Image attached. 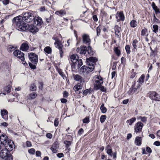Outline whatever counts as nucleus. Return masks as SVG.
Returning <instances> with one entry per match:
<instances>
[{"instance_id":"1","label":"nucleus","mask_w":160,"mask_h":160,"mask_svg":"<svg viewBox=\"0 0 160 160\" xmlns=\"http://www.w3.org/2000/svg\"><path fill=\"white\" fill-rule=\"evenodd\" d=\"M12 22V25L20 31H24L28 29V24L23 21L22 16H18L14 17Z\"/></svg>"},{"instance_id":"2","label":"nucleus","mask_w":160,"mask_h":160,"mask_svg":"<svg viewBox=\"0 0 160 160\" xmlns=\"http://www.w3.org/2000/svg\"><path fill=\"white\" fill-rule=\"evenodd\" d=\"M87 61L89 63L88 66H83L80 69V71L82 72L88 73L93 71L94 68L93 63L96 62L97 59L96 57H91L87 59Z\"/></svg>"},{"instance_id":"3","label":"nucleus","mask_w":160,"mask_h":160,"mask_svg":"<svg viewBox=\"0 0 160 160\" xmlns=\"http://www.w3.org/2000/svg\"><path fill=\"white\" fill-rule=\"evenodd\" d=\"M52 39L55 41L54 43V45L55 47L59 49L60 57L62 58V57L63 53V45L57 38L53 37Z\"/></svg>"},{"instance_id":"4","label":"nucleus","mask_w":160,"mask_h":160,"mask_svg":"<svg viewBox=\"0 0 160 160\" xmlns=\"http://www.w3.org/2000/svg\"><path fill=\"white\" fill-rule=\"evenodd\" d=\"M94 84V89L97 90L98 89V86L102 84L103 82V78L101 76H95L93 79Z\"/></svg>"},{"instance_id":"5","label":"nucleus","mask_w":160,"mask_h":160,"mask_svg":"<svg viewBox=\"0 0 160 160\" xmlns=\"http://www.w3.org/2000/svg\"><path fill=\"white\" fill-rule=\"evenodd\" d=\"M22 20H23L26 22H30L33 21L34 18L32 13L30 12H26L24 14L22 17Z\"/></svg>"},{"instance_id":"6","label":"nucleus","mask_w":160,"mask_h":160,"mask_svg":"<svg viewBox=\"0 0 160 160\" xmlns=\"http://www.w3.org/2000/svg\"><path fill=\"white\" fill-rule=\"evenodd\" d=\"M29 60L32 63L37 64L38 61V55L34 53H30L28 56Z\"/></svg>"},{"instance_id":"7","label":"nucleus","mask_w":160,"mask_h":160,"mask_svg":"<svg viewBox=\"0 0 160 160\" xmlns=\"http://www.w3.org/2000/svg\"><path fill=\"white\" fill-rule=\"evenodd\" d=\"M9 152L7 149L2 148L0 152V157L5 160H7L10 155H11L9 154Z\"/></svg>"},{"instance_id":"8","label":"nucleus","mask_w":160,"mask_h":160,"mask_svg":"<svg viewBox=\"0 0 160 160\" xmlns=\"http://www.w3.org/2000/svg\"><path fill=\"white\" fill-rule=\"evenodd\" d=\"M143 126V124L141 122H137L134 127L135 132L136 133L141 132L142 131Z\"/></svg>"},{"instance_id":"9","label":"nucleus","mask_w":160,"mask_h":160,"mask_svg":"<svg viewBox=\"0 0 160 160\" xmlns=\"http://www.w3.org/2000/svg\"><path fill=\"white\" fill-rule=\"evenodd\" d=\"M14 144L13 142L11 140H8V142L4 146L5 149L9 152L12 150Z\"/></svg>"},{"instance_id":"10","label":"nucleus","mask_w":160,"mask_h":160,"mask_svg":"<svg viewBox=\"0 0 160 160\" xmlns=\"http://www.w3.org/2000/svg\"><path fill=\"white\" fill-rule=\"evenodd\" d=\"M116 18L118 22L123 21L125 19V17L122 12H118L116 14Z\"/></svg>"},{"instance_id":"11","label":"nucleus","mask_w":160,"mask_h":160,"mask_svg":"<svg viewBox=\"0 0 160 160\" xmlns=\"http://www.w3.org/2000/svg\"><path fill=\"white\" fill-rule=\"evenodd\" d=\"M8 140L7 136L5 134L0 136V143L4 146L8 142Z\"/></svg>"},{"instance_id":"12","label":"nucleus","mask_w":160,"mask_h":160,"mask_svg":"<svg viewBox=\"0 0 160 160\" xmlns=\"http://www.w3.org/2000/svg\"><path fill=\"white\" fill-rule=\"evenodd\" d=\"M83 42L84 43L90 45L91 42V40L89 35L84 34L82 35Z\"/></svg>"},{"instance_id":"13","label":"nucleus","mask_w":160,"mask_h":160,"mask_svg":"<svg viewBox=\"0 0 160 160\" xmlns=\"http://www.w3.org/2000/svg\"><path fill=\"white\" fill-rule=\"evenodd\" d=\"M150 98L152 100L156 101H160V96L156 92H152L150 95Z\"/></svg>"},{"instance_id":"14","label":"nucleus","mask_w":160,"mask_h":160,"mask_svg":"<svg viewBox=\"0 0 160 160\" xmlns=\"http://www.w3.org/2000/svg\"><path fill=\"white\" fill-rule=\"evenodd\" d=\"M33 21L34 24L38 26H40L42 24V19L39 17H34Z\"/></svg>"},{"instance_id":"15","label":"nucleus","mask_w":160,"mask_h":160,"mask_svg":"<svg viewBox=\"0 0 160 160\" xmlns=\"http://www.w3.org/2000/svg\"><path fill=\"white\" fill-rule=\"evenodd\" d=\"M28 29L31 32L34 33L37 32L38 31V29L37 27L36 26L33 25L29 26L28 25Z\"/></svg>"},{"instance_id":"16","label":"nucleus","mask_w":160,"mask_h":160,"mask_svg":"<svg viewBox=\"0 0 160 160\" xmlns=\"http://www.w3.org/2000/svg\"><path fill=\"white\" fill-rule=\"evenodd\" d=\"M17 58H19L20 60H21L22 62V63L24 65H27V63L24 60V55L23 52H22L20 51V52L19 54H18V56H17Z\"/></svg>"},{"instance_id":"17","label":"nucleus","mask_w":160,"mask_h":160,"mask_svg":"<svg viewBox=\"0 0 160 160\" xmlns=\"http://www.w3.org/2000/svg\"><path fill=\"white\" fill-rule=\"evenodd\" d=\"M87 48L85 46H81V47L78 48L76 49L77 52H78L81 54H85L87 52Z\"/></svg>"},{"instance_id":"18","label":"nucleus","mask_w":160,"mask_h":160,"mask_svg":"<svg viewBox=\"0 0 160 160\" xmlns=\"http://www.w3.org/2000/svg\"><path fill=\"white\" fill-rule=\"evenodd\" d=\"M73 78L74 79L78 81H80V83L82 84L84 82V80L82 77L80 75L78 74L74 75Z\"/></svg>"},{"instance_id":"19","label":"nucleus","mask_w":160,"mask_h":160,"mask_svg":"<svg viewBox=\"0 0 160 160\" xmlns=\"http://www.w3.org/2000/svg\"><path fill=\"white\" fill-rule=\"evenodd\" d=\"M29 47L28 42H25L22 44L20 49L22 51H26L28 50Z\"/></svg>"},{"instance_id":"20","label":"nucleus","mask_w":160,"mask_h":160,"mask_svg":"<svg viewBox=\"0 0 160 160\" xmlns=\"http://www.w3.org/2000/svg\"><path fill=\"white\" fill-rule=\"evenodd\" d=\"M59 146L57 142H54L52 145L50 149L52 152L54 153H56L57 152V149Z\"/></svg>"},{"instance_id":"21","label":"nucleus","mask_w":160,"mask_h":160,"mask_svg":"<svg viewBox=\"0 0 160 160\" xmlns=\"http://www.w3.org/2000/svg\"><path fill=\"white\" fill-rule=\"evenodd\" d=\"M78 57L77 55H72L71 56V61L73 63H75L78 60Z\"/></svg>"},{"instance_id":"22","label":"nucleus","mask_w":160,"mask_h":160,"mask_svg":"<svg viewBox=\"0 0 160 160\" xmlns=\"http://www.w3.org/2000/svg\"><path fill=\"white\" fill-rule=\"evenodd\" d=\"M135 143L137 146H140L142 144L141 138L138 136L136 137L135 140Z\"/></svg>"},{"instance_id":"23","label":"nucleus","mask_w":160,"mask_h":160,"mask_svg":"<svg viewBox=\"0 0 160 160\" xmlns=\"http://www.w3.org/2000/svg\"><path fill=\"white\" fill-rule=\"evenodd\" d=\"M145 77V75L142 74L139 78V80L138 81V82H139L138 87H140L141 85L144 82Z\"/></svg>"},{"instance_id":"24","label":"nucleus","mask_w":160,"mask_h":160,"mask_svg":"<svg viewBox=\"0 0 160 160\" xmlns=\"http://www.w3.org/2000/svg\"><path fill=\"white\" fill-rule=\"evenodd\" d=\"M66 12L63 10H61L59 11H57L55 12V14L58 16L62 17L66 14Z\"/></svg>"},{"instance_id":"25","label":"nucleus","mask_w":160,"mask_h":160,"mask_svg":"<svg viewBox=\"0 0 160 160\" xmlns=\"http://www.w3.org/2000/svg\"><path fill=\"white\" fill-rule=\"evenodd\" d=\"M81 83H78L76 85L73 87V89L75 92L78 91L80 89H81L82 86L81 85Z\"/></svg>"},{"instance_id":"26","label":"nucleus","mask_w":160,"mask_h":160,"mask_svg":"<svg viewBox=\"0 0 160 160\" xmlns=\"http://www.w3.org/2000/svg\"><path fill=\"white\" fill-rule=\"evenodd\" d=\"M135 82H134V83L132 85V87L130 88V90L132 93H133L137 92L138 89H139L140 87H138V85L137 86V88L135 87Z\"/></svg>"},{"instance_id":"27","label":"nucleus","mask_w":160,"mask_h":160,"mask_svg":"<svg viewBox=\"0 0 160 160\" xmlns=\"http://www.w3.org/2000/svg\"><path fill=\"white\" fill-rule=\"evenodd\" d=\"M115 34L118 35H119L121 29L120 27L118 25H116L114 27Z\"/></svg>"},{"instance_id":"28","label":"nucleus","mask_w":160,"mask_h":160,"mask_svg":"<svg viewBox=\"0 0 160 160\" xmlns=\"http://www.w3.org/2000/svg\"><path fill=\"white\" fill-rule=\"evenodd\" d=\"M37 96V94L35 92H32L30 94L28 97L29 99H34L36 98Z\"/></svg>"},{"instance_id":"29","label":"nucleus","mask_w":160,"mask_h":160,"mask_svg":"<svg viewBox=\"0 0 160 160\" xmlns=\"http://www.w3.org/2000/svg\"><path fill=\"white\" fill-rule=\"evenodd\" d=\"M100 109L102 113H105L107 111V108L104 107V103H102L101 107Z\"/></svg>"},{"instance_id":"30","label":"nucleus","mask_w":160,"mask_h":160,"mask_svg":"<svg viewBox=\"0 0 160 160\" xmlns=\"http://www.w3.org/2000/svg\"><path fill=\"white\" fill-rule=\"evenodd\" d=\"M141 35L142 36H147L148 35L147 29L146 28L142 29L141 31Z\"/></svg>"},{"instance_id":"31","label":"nucleus","mask_w":160,"mask_h":160,"mask_svg":"<svg viewBox=\"0 0 160 160\" xmlns=\"http://www.w3.org/2000/svg\"><path fill=\"white\" fill-rule=\"evenodd\" d=\"M136 120V118H132L129 120L127 121V122L130 125H131L132 123L134 122Z\"/></svg>"},{"instance_id":"32","label":"nucleus","mask_w":160,"mask_h":160,"mask_svg":"<svg viewBox=\"0 0 160 160\" xmlns=\"http://www.w3.org/2000/svg\"><path fill=\"white\" fill-rule=\"evenodd\" d=\"M114 51L117 56H120L121 54L120 51V50L118 49V47L114 48Z\"/></svg>"},{"instance_id":"33","label":"nucleus","mask_w":160,"mask_h":160,"mask_svg":"<svg viewBox=\"0 0 160 160\" xmlns=\"http://www.w3.org/2000/svg\"><path fill=\"white\" fill-rule=\"evenodd\" d=\"M153 31L154 33H157L158 31V26L157 25H154L152 26Z\"/></svg>"},{"instance_id":"34","label":"nucleus","mask_w":160,"mask_h":160,"mask_svg":"<svg viewBox=\"0 0 160 160\" xmlns=\"http://www.w3.org/2000/svg\"><path fill=\"white\" fill-rule=\"evenodd\" d=\"M130 26L132 28H135L137 25V21L135 20H132L130 22Z\"/></svg>"},{"instance_id":"35","label":"nucleus","mask_w":160,"mask_h":160,"mask_svg":"<svg viewBox=\"0 0 160 160\" xmlns=\"http://www.w3.org/2000/svg\"><path fill=\"white\" fill-rule=\"evenodd\" d=\"M45 52L48 54H50L52 52V49L49 47H46L44 49Z\"/></svg>"},{"instance_id":"36","label":"nucleus","mask_w":160,"mask_h":160,"mask_svg":"<svg viewBox=\"0 0 160 160\" xmlns=\"http://www.w3.org/2000/svg\"><path fill=\"white\" fill-rule=\"evenodd\" d=\"M107 118V116L105 115H102L100 118V121L101 123L104 122Z\"/></svg>"},{"instance_id":"37","label":"nucleus","mask_w":160,"mask_h":160,"mask_svg":"<svg viewBox=\"0 0 160 160\" xmlns=\"http://www.w3.org/2000/svg\"><path fill=\"white\" fill-rule=\"evenodd\" d=\"M138 41L136 39H134L132 42V46L134 49H136L137 47V44Z\"/></svg>"},{"instance_id":"38","label":"nucleus","mask_w":160,"mask_h":160,"mask_svg":"<svg viewBox=\"0 0 160 160\" xmlns=\"http://www.w3.org/2000/svg\"><path fill=\"white\" fill-rule=\"evenodd\" d=\"M98 88L97 89V90H97L99 89H100L102 91L105 92L106 91V88H104L103 86L102 85V84L98 86Z\"/></svg>"},{"instance_id":"39","label":"nucleus","mask_w":160,"mask_h":160,"mask_svg":"<svg viewBox=\"0 0 160 160\" xmlns=\"http://www.w3.org/2000/svg\"><path fill=\"white\" fill-rule=\"evenodd\" d=\"M101 26L99 25L98 27H97L96 29L97 31V36H99L101 32Z\"/></svg>"},{"instance_id":"40","label":"nucleus","mask_w":160,"mask_h":160,"mask_svg":"<svg viewBox=\"0 0 160 160\" xmlns=\"http://www.w3.org/2000/svg\"><path fill=\"white\" fill-rule=\"evenodd\" d=\"M11 86L9 85L6 86L4 88V90L8 93H9L11 92Z\"/></svg>"},{"instance_id":"41","label":"nucleus","mask_w":160,"mask_h":160,"mask_svg":"<svg viewBox=\"0 0 160 160\" xmlns=\"http://www.w3.org/2000/svg\"><path fill=\"white\" fill-rule=\"evenodd\" d=\"M75 65L77 64L78 67L79 68L82 65V60L81 59L78 60L77 62L75 63Z\"/></svg>"},{"instance_id":"42","label":"nucleus","mask_w":160,"mask_h":160,"mask_svg":"<svg viewBox=\"0 0 160 160\" xmlns=\"http://www.w3.org/2000/svg\"><path fill=\"white\" fill-rule=\"evenodd\" d=\"M64 143L65 144L66 147H69L71 144V141L67 140L64 141Z\"/></svg>"},{"instance_id":"43","label":"nucleus","mask_w":160,"mask_h":160,"mask_svg":"<svg viewBox=\"0 0 160 160\" xmlns=\"http://www.w3.org/2000/svg\"><path fill=\"white\" fill-rule=\"evenodd\" d=\"M7 49L8 52H12L15 49V48L14 46L10 45L8 46Z\"/></svg>"},{"instance_id":"44","label":"nucleus","mask_w":160,"mask_h":160,"mask_svg":"<svg viewBox=\"0 0 160 160\" xmlns=\"http://www.w3.org/2000/svg\"><path fill=\"white\" fill-rule=\"evenodd\" d=\"M130 47L129 45H127L125 47V49L128 54H129L130 52Z\"/></svg>"},{"instance_id":"45","label":"nucleus","mask_w":160,"mask_h":160,"mask_svg":"<svg viewBox=\"0 0 160 160\" xmlns=\"http://www.w3.org/2000/svg\"><path fill=\"white\" fill-rule=\"evenodd\" d=\"M37 89V87L34 84H32L31 86L30 90L34 91L36 90Z\"/></svg>"},{"instance_id":"46","label":"nucleus","mask_w":160,"mask_h":160,"mask_svg":"<svg viewBox=\"0 0 160 160\" xmlns=\"http://www.w3.org/2000/svg\"><path fill=\"white\" fill-rule=\"evenodd\" d=\"M32 63L31 62H29V65L30 67L32 69H35L36 68V66L35 65V64H32Z\"/></svg>"},{"instance_id":"47","label":"nucleus","mask_w":160,"mask_h":160,"mask_svg":"<svg viewBox=\"0 0 160 160\" xmlns=\"http://www.w3.org/2000/svg\"><path fill=\"white\" fill-rule=\"evenodd\" d=\"M138 119H140L143 122H146L147 120V118L145 117H142L140 116L138 118Z\"/></svg>"},{"instance_id":"48","label":"nucleus","mask_w":160,"mask_h":160,"mask_svg":"<svg viewBox=\"0 0 160 160\" xmlns=\"http://www.w3.org/2000/svg\"><path fill=\"white\" fill-rule=\"evenodd\" d=\"M157 54L156 51V50H152L150 53V56L151 57H154Z\"/></svg>"},{"instance_id":"49","label":"nucleus","mask_w":160,"mask_h":160,"mask_svg":"<svg viewBox=\"0 0 160 160\" xmlns=\"http://www.w3.org/2000/svg\"><path fill=\"white\" fill-rule=\"evenodd\" d=\"M84 123H88L89 122V118L87 117L85 118L82 120Z\"/></svg>"},{"instance_id":"50","label":"nucleus","mask_w":160,"mask_h":160,"mask_svg":"<svg viewBox=\"0 0 160 160\" xmlns=\"http://www.w3.org/2000/svg\"><path fill=\"white\" fill-rule=\"evenodd\" d=\"M8 111L6 110H3L1 111V114L2 116L8 115Z\"/></svg>"},{"instance_id":"51","label":"nucleus","mask_w":160,"mask_h":160,"mask_svg":"<svg viewBox=\"0 0 160 160\" xmlns=\"http://www.w3.org/2000/svg\"><path fill=\"white\" fill-rule=\"evenodd\" d=\"M20 52V50H16L14 51L13 52V54L14 56L17 57L18 56V54H19Z\"/></svg>"},{"instance_id":"52","label":"nucleus","mask_w":160,"mask_h":160,"mask_svg":"<svg viewBox=\"0 0 160 160\" xmlns=\"http://www.w3.org/2000/svg\"><path fill=\"white\" fill-rule=\"evenodd\" d=\"M29 153L34 154L35 153V149L34 148H31L28 151Z\"/></svg>"},{"instance_id":"53","label":"nucleus","mask_w":160,"mask_h":160,"mask_svg":"<svg viewBox=\"0 0 160 160\" xmlns=\"http://www.w3.org/2000/svg\"><path fill=\"white\" fill-rule=\"evenodd\" d=\"M152 8L154 10H156L158 9L155 3L154 2H152Z\"/></svg>"},{"instance_id":"54","label":"nucleus","mask_w":160,"mask_h":160,"mask_svg":"<svg viewBox=\"0 0 160 160\" xmlns=\"http://www.w3.org/2000/svg\"><path fill=\"white\" fill-rule=\"evenodd\" d=\"M58 125V119L56 118L55 119L54 122V125L55 126L57 127Z\"/></svg>"},{"instance_id":"55","label":"nucleus","mask_w":160,"mask_h":160,"mask_svg":"<svg viewBox=\"0 0 160 160\" xmlns=\"http://www.w3.org/2000/svg\"><path fill=\"white\" fill-rule=\"evenodd\" d=\"M9 2V0H4L2 1L3 4L5 5L8 4Z\"/></svg>"},{"instance_id":"56","label":"nucleus","mask_w":160,"mask_h":160,"mask_svg":"<svg viewBox=\"0 0 160 160\" xmlns=\"http://www.w3.org/2000/svg\"><path fill=\"white\" fill-rule=\"evenodd\" d=\"M58 72L59 73V74L62 77H64L65 76V75L64 74L63 72H62L61 70H59L58 71Z\"/></svg>"},{"instance_id":"57","label":"nucleus","mask_w":160,"mask_h":160,"mask_svg":"<svg viewBox=\"0 0 160 160\" xmlns=\"http://www.w3.org/2000/svg\"><path fill=\"white\" fill-rule=\"evenodd\" d=\"M112 152V149H108L107 150V153L110 156H111V153Z\"/></svg>"},{"instance_id":"58","label":"nucleus","mask_w":160,"mask_h":160,"mask_svg":"<svg viewBox=\"0 0 160 160\" xmlns=\"http://www.w3.org/2000/svg\"><path fill=\"white\" fill-rule=\"evenodd\" d=\"M146 150L147 152H148L151 153L152 152V150L151 148L148 147H146Z\"/></svg>"},{"instance_id":"59","label":"nucleus","mask_w":160,"mask_h":160,"mask_svg":"<svg viewBox=\"0 0 160 160\" xmlns=\"http://www.w3.org/2000/svg\"><path fill=\"white\" fill-rule=\"evenodd\" d=\"M84 132V130H83V129L82 128H80L78 132V134L79 135H82V133L83 132Z\"/></svg>"},{"instance_id":"60","label":"nucleus","mask_w":160,"mask_h":160,"mask_svg":"<svg viewBox=\"0 0 160 160\" xmlns=\"http://www.w3.org/2000/svg\"><path fill=\"white\" fill-rule=\"evenodd\" d=\"M57 156L59 158H61L64 157V154L62 153H59L57 154Z\"/></svg>"},{"instance_id":"61","label":"nucleus","mask_w":160,"mask_h":160,"mask_svg":"<svg viewBox=\"0 0 160 160\" xmlns=\"http://www.w3.org/2000/svg\"><path fill=\"white\" fill-rule=\"evenodd\" d=\"M153 144L156 146H159L160 145V142L158 141H156L154 142Z\"/></svg>"},{"instance_id":"62","label":"nucleus","mask_w":160,"mask_h":160,"mask_svg":"<svg viewBox=\"0 0 160 160\" xmlns=\"http://www.w3.org/2000/svg\"><path fill=\"white\" fill-rule=\"evenodd\" d=\"M92 18L95 22H97L98 20V18L96 15H94L92 16Z\"/></svg>"},{"instance_id":"63","label":"nucleus","mask_w":160,"mask_h":160,"mask_svg":"<svg viewBox=\"0 0 160 160\" xmlns=\"http://www.w3.org/2000/svg\"><path fill=\"white\" fill-rule=\"evenodd\" d=\"M41 152L40 151H37L36 152V155L37 157H41Z\"/></svg>"},{"instance_id":"64","label":"nucleus","mask_w":160,"mask_h":160,"mask_svg":"<svg viewBox=\"0 0 160 160\" xmlns=\"http://www.w3.org/2000/svg\"><path fill=\"white\" fill-rule=\"evenodd\" d=\"M68 96V93L66 91H64L63 93V96L64 98H67Z\"/></svg>"}]
</instances>
